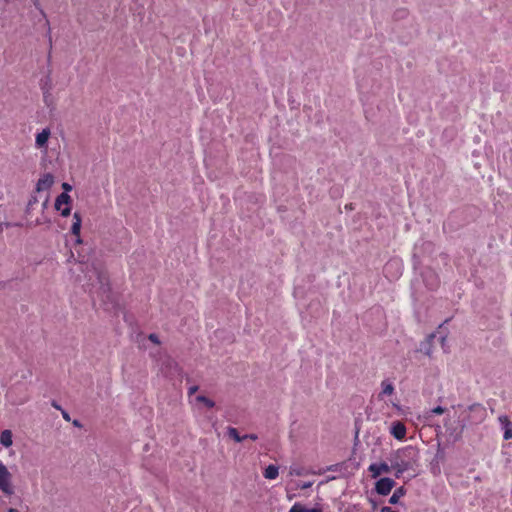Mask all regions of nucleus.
I'll list each match as a JSON object with an SVG mask.
<instances>
[{"label":"nucleus","instance_id":"obj_1","mask_svg":"<svg viewBox=\"0 0 512 512\" xmlns=\"http://www.w3.org/2000/svg\"><path fill=\"white\" fill-rule=\"evenodd\" d=\"M419 458V450L412 445L405 446L392 453L389 461L391 468L395 470L396 478H399L408 470H414L418 466Z\"/></svg>","mask_w":512,"mask_h":512},{"label":"nucleus","instance_id":"obj_2","mask_svg":"<svg viewBox=\"0 0 512 512\" xmlns=\"http://www.w3.org/2000/svg\"><path fill=\"white\" fill-rule=\"evenodd\" d=\"M88 279L92 286L98 285V295L103 302H114L111 294L107 272L101 267L92 265V269L88 271Z\"/></svg>","mask_w":512,"mask_h":512},{"label":"nucleus","instance_id":"obj_3","mask_svg":"<svg viewBox=\"0 0 512 512\" xmlns=\"http://www.w3.org/2000/svg\"><path fill=\"white\" fill-rule=\"evenodd\" d=\"M12 475L9 472L8 468L4 465V463L0 460V490L5 495H12L14 493V489L11 483Z\"/></svg>","mask_w":512,"mask_h":512},{"label":"nucleus","instance_id":"obj_4","mask_svg":"<svg viewBox=\"0 0 512 512\" xmlns=\"http://www.w3.org/2000/svg\"><path fill=\"white\" fill-rule=\"evenodd\" d=\"M395 481L391 478H380L375 484V490L379 495L386 496L395 486Z\"/></svg>","mask_w":512,"mask_h":512},{"label":"nucleus","instance_id":"obj_5","mask_svg":"<svg viewBox=\"0 0 512 512\" xmlns=\"http://www.w3.org/2000/svg\"><path fill=\"white\" fill-rule=\"evenodd\" d=\"M369 472H371L372 478L379 477L382 473H390L393 468H391V464L388 465L386 462L382 463H372L368 467Z\"/></svg>","mask_w":512,"mask_h":512},{"label":"nucleus","instance_id":"obj_6","mask_svg":"<svg viewBox=\"0 0 512 512\" xmlns=\"http://www.w3.org/2000/svg\"><path fill=\"white\" fill-rule=\"evenodd\" d=\"M406 426L401 421H395L391 425L390 433L397 440H404L406 437Z\"/></svg>","mask_w":512,"mask_h":512},{"label":"nucleus","instance_id":"obj_7","mask_svg":"<svg viewBox=\"0 0 512 512\" xmlns=\"http://www.w3.org/2000/svg\"><path fill=\"white\" fill-rule=\"evenodd\" d=\"M54 183V177L50 173L44 174L36 184V190L38 192L48 191Z\"/></svg>","mask_w":512,"mask_h":512},{"label":"nucleus","instance_id":"obj_8","mask_svg":"<svg viewBox=\"0 0 512 512\" xmlns=\"http://www.w3.org/2000/svg\"><path fill=\"white\" fill-rule=\"evenodd\" d=\"M82 218L78 212L73 214V222L71 225V233L76 237V242L80 243V230H81Z\"/></svg>","mask_w":512,"mask_h":512},{"label":"nucleus","instance_id":"obj_9","mask_svg":"<svg viewBox=\"0 0 512 512\" xmlns=\"http://www.w3.org/2000/svg\"><path fill=\"white\" fill-rule=\"evenodd\" d=\"M50 129L45 128L36 135L35 144L37 148H44L47 146L48 139L50 137Z\"/></svg>","mask_w":512,"mask_h":512},{"label":"nucleus","instance_id":"obj_10","mask_svg":"<svg viewBox=\"0 0 512 512\" xmlns=\"http://www.w3.org/2000/svg\"><path fill=\"white\" fill-rule=\"evenodd\" d=\"M0 443L5 447L9 448L13 444V434L9 429H5L0 434Z\"/></svg>","mask_w":512,"mask_h":512},{"label":"nucleus","instance_id":"obj_11","mask_svg":"<svg viewBox=\"0 0 512 512\" xmlns=\"http://www.w3.org/2000/svg\"><path fill=\"white\" fill-rule=\"evenodd\" d=\"M288 512H323L321 508H307L303 504L297 502L295 503Z\"/></svg>","mask_w":512,"mask_h":512},{"label":"nucleus","instance_id":"obj_12","mask_svg":"<svg viewBox=\"0 0 512 512\" xmlns=\"http://www.w3.org/2000/svg\"><path fill=\"white\" fill-rule=\"evenodd\" d=\"M278 474L279 469L276 465L273 464L268 465L263 472V476L269 480L276 479L278 477Z\"/></svg>","mask_w":512,"mask_h":512},{"label":"nucleus","instance_id":"obj_13","mask_svg":"<svg viewBox=\"0 0 512 512\" xmlns=\"http://www.w3.org/2000/svg\"><path fill=\"white\" fill-rule=\"evenodd\" d=\"M70 201H71V198H70V196L67 193H65V192L61 193L56 198V201H55V208H56V210H61V207L63 205H69Z\"/></svg>","mask_w":512,"mask_h":512},{"label":"nucleus","instance_id":"obj_14","mask_svg":"<svg viewBox=\"0 0 512 512\" xmlns=\"http://www.w3.org/2000/svg\"><path fill=\"white\" fill-rule=\"evenodd\" d=\"M391 269L396 270L395 276L398 277L401 274L402 264L398 260H391L385 265V272L388 273Z\"/></svg>","mask_w":512,"mask_h":512},{"label":"nucleus","instance_id":"obj_15","mask_svg":"<svg viewBox=\"0 0 512 512\" xmlns=\"http://www.w3.org/2000/svg\"><path fill=\"white\" fill-rule=\"evenodd\" d=\"M405 493H406V490H405V488L403 486L397 488L393 492L392 496L390 497L389 503L390 504H397L399 502V499L401 497H403L405 495Z\"/></svg>","mask_w":512,"mask_h":512},{"label":"nucleus","instance_id":"obj_16","mask_svg":"<svg viewBox=\"0 0 512 512\" xmlns=\"http://www.w3.org/2000/svg\"><path fill=\"white\" fill-rule=\"evenodd\" d=\"M289 474L294 476H304L308 474V471L301 466H291Z\"/></svg>","mask_w":512,"mask_h":512},{"label":"nucleus","instance_id":"obj_17","mask_svg":"<svg viewBox=\"0 0 512 512\" xmlns=\"http://www.w3.org/2000/svg\"><path fill=\"white\" fill-rule=\"evenodd\" d=\"M381 386H382V391H381L382 395H392L393 394L394 386L392 383H390L388 381H383Z\"/></svg>","mask_w":512,"mask_h":512},{"label":"nucleus","instance_id":"obj_18","mask_svg":"<svg viewBox=\"0 0 512 512\" xmlns=\"http://www.w3.org/2000/svg\"><path fill=\"white\" fill-rule=\"evenodd\" d=\"M501 421H505L506 428L504 432V439L508 440L512 438V423L507 419V417L500 418Z\"/></svg>","mask_w":512,"mask_h":512},{"label":"nucleus","instance_id":"obj_19","mask_svg":"<svg viewBox=\"0 0 512 512\" xmlns=\"http://www.w3.org/2000/svg\"><path fill=\"white\" fill-rule=\"evenodd\" d=\"M195 400L197 402H200V403H203L206 407L208 408H213L215 406V402L209 398H207L206 396H203V395H198Z\"/></svg>","mask_w":512,"mask_h":512},{"label":"nucleus","instance_id":"obj_20","mask_svg":"<svg viewBox=\"0 0 512 512\" xmlns=\"http://www.w3.org/2000/svg\"><path fill=\"white\" fill-rule=\"evenodd\" d=\"M228 435H229L230 438H232L236 442H242L243 441V436L239 435V433H238L236 428L230 427L228 429Z\"/></svg>","mask_w":512,"mask_h":512},{"label":"nucleus","instance_id":"obj_21","mask_svg":"<svg viewBox=\"0 0 512 512\" xmlns=\"http://www.w3.org/2000/svg\"><path fill=\"white\" fill-rule=\"evenodd\" d=\"M61 212V215L64 216V217H67L68 215H70V212H71V208L69 205H65L64 208L61 207V210H59Z\"/></svg>","mask_w":512,"mask_h":512},{"label":"nucleus","instance_id":"obj_22","mask_svg":"<svg viewBox=\"0 0 512 512\" xmlns=\"http://www.w3.org/2000/svg\"><path fill=\"white\" fill-rule=\"evenodd\" d=\"M149 340L153 342L154 344H160L159 338L156 334L152 333L149 335Z\"/></svg>","mask_w":512,"mask_h":512},{"label":"nucleus","instance_id":"obj_23","mask_svg":"<svg viewBox=\"0 0 512 512\" xmlns=\"http://www.w3.org/2000/svg\"><path fill=\"white\" fill-rule=\"evenodd\" d=\"M444 411H445V409L441 406H437L432 410L433 413L438 414V415L443 414Z\"/></svg>","mask_w":512,"mask_h":512},{"label":"nucleus","instance_id":"obj_24","mask_svg":"<svg viewBox=\"0 0 512 512\" xmlns=\"http://www.w3.org/2000/svg\"><path fill=\"white\" fill-rule=\"evenodd\" d=\"M312 485H313V482H310V481L309 482H304L301 485H299V488L304 490V489L310 488Z\"/></svg>","mask_w":512,"mask_h":512},{"label":"nucleus","instance_id":"obj_25","mask_svg":"<svg viewBox=\"0 0 512 512\" xmlns=\"http://www.w3.org/2000/svg\"><path fill=\"white\" fill-rule=\"evenodd\" d=\"M258 437L256 434H247V435H244L243 436V440L245 439H251V440H256Z\"/></svg>","mask_w":512,"mask_h":512},{"label":"nucleus","instance_id":"obj_26","mask_svg":"<svg viewBox=\"0 0 512 512\" xmlns=\"http://www.w3.org/2000/svg\"><path fill=\"white\" fill-rule=\"evenodd\" d=\"M198 390V386H191L188 390V394L191 396L193 394H195Z\"/></svg>","mask_w":512,"mask_h":512},{"label":"nucleus","instance_id":"obj_27","mask_svg":"<svg viewBox=\"0 0 512 512\" xmlns=\"http://www.w3.org/2000/svg\"><path fill=\"white\" fill-rule=\"evenodd\" d=\"M61 414H62V417L66 420V421H70V416H69V413L65 410H61Z\"/></svg>","mask_w":512,"mask_h":512},{"label":"nucleus","instance_id":"obj_28","mask_svg":"<svg viewBox=\"0 0 512 512\" xmlns=\"http://www.w3.org/2000/svg\"><path fill=\"white\" fill-rule=\"evenodd\" d=\"M381 512H398V511L393 510L391 507L384 506L381 508Z\"/></svg>","mask_w":512,"mask_h":512},{"label":"nucleus","instance_id":"obj_29","mask_svg":"<svg viewBox=\"0 0 512 512\" xmlns=\"http://www.w3.org/2000/svg\"><path fill=\"white\" fill-rule=\"evenodd\" d=\"M62 187H63V189L65 191H70L71 190V186L68 183H63Z\"/></svg>","mask_w":512,"mask_h":512},{"label":"nucleus","instance_id":"obj_30","mask_svg":"<svg viewBox=\"0 0 512 512\" xmlns=\"http://www.w3.org/2000/svg\"><path fill=\"white\" fill-rule=\"evenodd\" d=\"M52 406L55 408V409H58V410H62L61 406L58 405V403L56 401H52Z\"/></svg>","mask_w":512,"mask_h":512},{"label":"nucleus","instance_id":"obj_31","mask_svg":"<svg viewBox=\"0 0 512 512\" xmlns=\"http://www.w3.org/2000/svg\"><path fill=\"white\" fill-rule=\"evenodd\" d=\"M73 425L76 426V427H80L81 426V424L79 423L78 420H74L73 421Z\"/></svg>","mask_w":512,"mask_h":512},{"label":"nucleus","instance_id":"obj_32","mask_svg":"<svg viewBox=\"0 0 512 512\" xmlns=\"http://www.w3.org/2000/svg\"><path fill=\"white\" fill-rule=\"evenodd\" d=\"M27 401V398L22 399L21 401L17 402L16 404H23Z\"/></svg>","mask_w":512,"mask_h":512},{"label":"nucleus","instance_id":"obj_33","mask_svg":"<svg viewBox=\"0 0 512 512\" xmlns=\"http://www.w3.org/2000/svg\"><path fill=\"white\" fill-rule=\"evenodd\" d=\"M8 512H19V511L17 509H15V508H9Z\"/></svg>","mask_w":512,"mask_h":512},{"label":"nucleus","instance_id":"obj_34","mask_svg":"<svg viewBox=\"0 0 512 512\" xmlns=\"http://www.w3.org/2000/svg\"><path fill=\"white\" fill-rule=\"evenodd\" d=\"M49 44H50V46L52 45V38H51V35H49Z\"/></svg>","mask_w":512,"mask_h":512},{"label":"nucleus","instance_id":"obj_35","mask_svg":"<svg viewBox=\"0 0 512 512\" xmlns=\"http://www.w3.org/2000/svg\"><path fill=\"white\" fill-rule=\"evenodd\" d=\"M434 284H435V285H437V284H438V280H437V278H436V277H435V283H434Z\"/></svg>","mask_w":512,"mask_h":512}]
</instances>
